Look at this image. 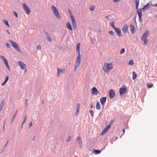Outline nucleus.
Here are the masks:
<instances>
[{"mask_svg": "<svg viewBox=\"0 0 157 157\" xmlns=\"http://www.w3.org/2000/svg\"><path fill=\"white\" fill-rule=\"evenodd\" d=\"M112 122H111L110 123V124H110V125H112Z\"/></svg>", "mask_w": 157, "mask_h": 157, "instance_id": "obj_52", "label": "nucleus"}, {"mask_svg": "<svg viewBox=\"0 0 157 157\" xmlns=\"http://www.w3.org/2000/svg\"><path fill=\"white\" fill-rule=\"evenodd\" d=\"M155 6H157V4H155Z\"/></svg>", "mask_w": 157, "mask_h": 157, "instance_id": "obj_55", "label": "nucleus"}, {"mask_svg": "<svg viewBox=\"0 0 157 157\" xmlns=\"http://www.w3.org/2000/svg\"><path fill=\"white\" fill-rule=\"evenodd\" d=\"M6 45L7 47L9 48H10L11 46L10 44L8 43H6Z\"/></svg>", "mask_w": 157, "mask_h": 157, "instance_id": "obj_41", "label": "nucleus"}, {"mask_svg": "<svg viewBox=\"0 0 157 157\" xmlns=\"http://www.w3.org/2000/svg\"><path fill=\"white\" fill-rule=\"evenodd\" d=\"M26 118H27V116H25V117L24 120V121H23V123H22V126L23 125V124L26 121Z\"/></svg>", "mask_w": 157, "mask_h": 157, "instance_id": "obj_44", "label": "nucleus"}, {"mask_svg": "<svg viewBox=\"0 0 157 157\" xmlns=\"http://www.w3.org/2000/svg\"><path fill=\"white\" fill-rule=\"evenodd\" d=\"M18 64L20 66L21 69L25 71V72L27 71V69L26 68L27 65L26 64L22 63L21 61L18 62Z\"/></svg>", "mask_w": 157, "mask_h": 157, "instance_id": "obj_7", "label": "nucleus"}, {"mask_svg": "<svg viewBox=\"0 0 157 157\" xmlns=\"http://www.w3.org/2000/svg\"><path fill=\"white\" fill-rule=\"evenodd\" d=\"M136 4V9L137 10V13L139 17L140 20H141L142 16V10L141 9H138L139 4V0H135Z\"/></svg>", "mask_w": 157, "mask_h": 157, "instance_id": "obj_2", "label": "nucleus"}, {"mask_svg": "<svg viewBox=\"0 0 157 157\" xmlns=\"http://www.w3.org/2000/svg\"><path fill=\"white\" fill-rule=\"evenodd\" d=\"M47 38L48 39V41H50V42L52 41V39L51 38V37L50 36H47Z\"/></svg>", "mask_w": 157, "mask_h": 157, "instance_id": "obj_37", "label": "nucleus"}, {"mask_svg": "<svg viewBox=\"0 0 157 157\" xmlns=\"http://www.w3.org/2000/svg\"><path fill=\"white\" fill-rule=\"evenodd\" d=\"M3 22L6 24V25L7 26H8L9 27H10V25L9 24L8 21L7 20H4L3 21Z\"/></svg>", "mask_w": 157, "mask_h": 157, "instance_id": "obj_33", "label": "nucleus"}, {"mask_svg": "<svg viewBox=\"0 0 157 157\" xmlns=\"http://www.w3.org/2000/svg\"><path fill=\"white\" fill-rule=\"evenodd\" d=\"M109 33L110 34L112 35H114V33L112 31H109Z\"/></svg>", "mask_w": 157, "mask_h": 157, "instance_id": "obj_38", "label": "nucleus"}, {"mask_svg": "<svg viewBox=\"0 0 157 157\" xmlns=\"http://www.w3.org/2000/svg\"><path fill=\"white\" fill-rule=\"evenodd\" d=\"M92 93L93 95H96L98 93V91L97 89L94 87L91 90Z\"/></svg>", "mask_w": 157, "mask_h": 157, "instance_id": "obj_11", "label": "nucleus"}, {"mask_svg": "<svg viewBox=\"0 0 157 157\" xmlns=\"http://www.w3.org/2000/svg\"><path fill=\"white\" fill-rule=\"evenodd\" d=\"M110 127V125L109 124L107 125L105 128L102 132L101 133V135H103L105 133V132L107 131L109 129Z\"/></svg>", "mask_w": 157, "mask_h": 157, "instance_id": "obj_14", "label": "nucleus"}, {"mask_svg": "<svg viewBox=\"0 0 157 157\" xmlns=\"http://www.w3.org/2000/svg\"><path fill=\"white\" fill-rule=\"evenodd\" d=\"M96 108L97 109L100 110L101 109V106L100 103L98 102L96 105Z\"/></svg>", "mask_w": 157, "mask_h": 157, "instance_id": "obj_24", "label": "nucleus"}, {"mask_svg": "<svg viewBox=\"0 0 157 157\" xmlns=\"http://www.w3.org/2000/svg\"><path fill=\"white\" fill-rule=\"evenodd\" d=\"M66 27L68 29L70 30L71 31L72 30L71 25L69 22L67 23L66 24Z\"/></svg>", "mask_w": 157, "mask_h": 157, "instance_id": "obj_23", "label": "nucleus"}, {"mask_svg": "<svg viewBox=\"0 0 157 157\" xmlns=\"http://www.w3.org/2000/svg\"><path fill=\"white\" fill-rule=\"evenodd\" d=\"M0 57L1 58V59L3 60V62L5 63L6 65V66L7 68L8 69L9 71H10V67L8 64V61L6 59L4 58V57L2 56H0Z\"/></svg>", "mask_w": 157, "mask_h": 157, "instance_id": "obj_9", "label": "nucleus"}, {"mask_svg": "<svg viewBox=\"0 0 157 157\" xmlns=\"http://www.w3.org/2000/svg\"><path fill=\"white\" fill-rule=\"evenodd\" d=\"M106 99V98L105 97H102L101 98L100 101L102 105H104V103L105 102Z\"/></svg>", "mask_w": 157, "mask_h": 157, "instance_id": "obj_18", "label": "nucleus"}, {"mask_svg": "<svg viewBox=\"0 0 157 157\" xmlns=\"http://www.w3.org/2000/svg\"><path fill=\"white\" fill-rule=\"evenodd\" d=\"M92 43L94 45L95 44V43L94 41H93L92 42Z\"/></svg>", "mask_w": 157, "mask_h": 157, "instance_id": "obj_54", "label": "nucleus"}, {"mask_svg": "<svg viewBox=\"0 0 157 157\" xmlns=\"http://www.w3.org/2000/svg\"><path fill=\"white\" fill-rule=\"evenodd\" d=\"M23 6L24 10L26 12V13L29 15L31 12V11L29 7L25 3L23 4Z\"/></svg>", "mask_w": 157, "mask_h": 157, "instance_id": "obj_8", "label": "nucleus"}, {"mask_svg": "<svg viewBox=\"0 0 157 157\" xmlns=\"http://www.w3.org/2000/svg\"><path fill=\"white\" fill-rule=\"evenodd\" d=\"M80 56H78L76 60L75 63V66L74 67V70L75 71H76L77 70L78 67L80 65L81 62Z\"/></svg>", "mask_w": 157, "mask_h": 157, "instance_id": "obj_4", "label": "nucleus"}, {"mask_svg": "<svg viewBox=\"0 0 157 157\" xmlns=\"http://www.w3.org/2000/svg\"><path fill=\"white\" fill-rule=\"evenodd\" d=\"M149 32L148 30H147L145 33L143 34V36L142 38L146 37L149 36Z\"/></svg>", "mask_w": 157, "mask_h": 157, "instance_id": "obj_19", "label": "nucleus"}, {"mask_svg": "<svg viewBox=\"0 0 157 157\" xmlns=\"http://www.w3.org/2000/svg\"><path fill=\"white\" fill-rule=\"evenodd\" d=\"M71 136H69L68 137V138L67 140V142H69L70 141V140H71Z\"/></svg>", "mask_w": 157, "mask_h": 157, "instance_id": "obj_45", "label": "nucleus"}, {"mask_svg": "<svg viewBox=\"0 0 157 157\" xmlns=\"http://www.w3.org/2000/svg\"><path fill=\"white\" fill-rule=\"evenodd\" d=\"M36 48L37 49L40 50L41 49V47L40 45H38L36 47Z\"/></svg>", "mask_w": 157, "mask_h": 157, "instance_id": "obj_46", "label": "nucleus"}, {"mask_svg": "<svg viewBox=\"0 0 157 157\" xmlns=\"http://www.w3.org/2000/svg\"><path fill=\"white\" fill-rule=\"evenodd\" d=\"M6 83V82H3L2 84H1V85L2 86H3L4 85H5Z\"/></svg>", "mask_w": 157, "mask_h": 157, "instance_id": "obj_47", "label": "nucleus"}, {"mask_svg": "<svg viewBox=\"0 0 157 157\" xmlns=\"http://www.w3.org/2000/svg\"><path fill=\"white\" fill-rule=\"evenodd\" d=\"M111 26L113 28V29L115 28L116 27L114 25V23L112 22L110 24Z\"/></svg>", "mask_w": 157, "mask_h": 157, "instance_id": "obj_40", "label": "nucleus"}, {"mask_svg": "<svg viewBox=\"0 0 157 157\" xmlns=\"http://www.w3.org/2000/svg\"><path fill=\"white\" fill-rule=\"evenodd\" d=\"M57 71H58V74L57 76H59V73H64L65 72V70L64 69L62 68L61 69H59V68L57 69Z\"/></svg>", "mask_w": 157, "mask_h": 157, "instance_id": "obj_17", "label": "nucleus"}, {"mask_svg": "<svg viewBox=\"0 0 157 157\" xmlns=\"http://www.w3.org/2000/svg\"><path fill=\"white\" fill-rule=\"evenodd\" d=\"M126 91V89L125 88L122 87L120 89L119 93L120 95L125 93Z\"/></svg>", "mask_w": 157, "mask_h": 157, "instance_id": "obj_12", "label": "nucleus"}, {"mask_svg": "<svg viewBox=\"0 0 157 157\" xmlns=\"http://www.w3.org/2000/svg\"><path fill=\"white\" fill-rule=\"evenodd\" d=\"M17 110L15 112V114H14V115H13V118H12V121H11V123H12V122H13V121L14 120L15 117H16V115L17 114Z\"/></svg>", "mask_w": 157, "mask_h": 157, "instance_id": "obj_28", "label": "nucleus"}, {"mask_svg": "<svg viewBox=\"0 0 157 157\" xmlns=\"http://www.w3.org/2000/svg\"><path fill=\"white\" fill-rule=\"evenodd\" d=\"M147 86L148 88H150L153 86V85L151 83H149L147 84Z\"/></svg>", "mask_w": 157, "mask_h": 157, "instance_id": "obj_35", "label": "nucleus"}, {"mask_svg": "<svg viewBox=\"0 0 157 157\" xmlns=\"http://www.w3.org/2000/svg\"><path fill=\"white\" fill-rule=\"evenodd\" d=\"M25 104L26 106H27L28 104V100L27 99H25Z\"/></svg>", "mask_w": 157, "mask_h": 157, "instance_id": "obj_42", "label": "nucleus"}, {"mask_svg": "<svg viewBox=\"0 0 157 157\" xmlns=\"http://www.w3.org/2000/svg\"><path fill=\"white\" fill-rule=\"evenodd\" d=\"M150 8V5L149 3H147L146 5H144L142 8L143 11L145 12L146 10H148Z\"/></svg>", "mask_w": 157, "mask_h": 157, "instance_id": "obj_16", "label": "nucleus"}, {"mask_svg": "<svg viewBox=\"0 0 157 157\" xmlns=\"http://www.w3.org/2000/svg\"><path fill=\"white\" fill-rule=\"evenodd\" d=\"M95 6H91L90 7V10L91 11H93L95 9Z\"/></svg>", "mask_w": 157, "mask_h": 157, "instance_id": "obj_34", "label": "nucleus"}, {"mask_svg": "<svg viewBox=\"0 0 157 157\" xmlns=\"http://www.w3.org/2000/svg\"><path fill=\"white\" fill-rule=\"evenodd\" d=\"M80 43H78L77 44V47H76V52L78 54V56H80Z\"/></svg>", "mask_w": 157, "mask_h": 157, "instance_id": "obj_15", "label": "nucleus"}, {"mask_svg": "<svg viewBox=\"0 0 157 157\" xmlns=\"http://www.w3.org/2000/svg\"><path fill=\"white\" fill-rule=\"evenodd\" d=\"M141 39L142 40H143L144 41V43L145 45H146L148 42V40L146 39V38H142Z\"/></svg>", "mask_w": 157, "mask_h": 157, "instance_id": "obj_25", "label": "nucleus"}, {"mask_svg": "<svg viewBox=\"0 0 157 157\" xmlns=\"http://www.w3.org/2000/svg\"><path fill=\"white\" fill-rule=\"evenodd\" d=\"M9 79V77L8 76H6V78L5 80V81L4 82H5L6 83V82H7Z\"/></svg>", "mask_w": 157, "mask_h": 157, "instance_id": "obj_39", "label": "nucleus"}, {"mask_svg": "<svg viewBox=\"0 0 157 157\" xmlns=\"http://www.w3.org/2000/svg\"><path fill=\"white\" fill-rule=\"evenodd\" d=\"M134 63L133 60H130L128 62V64L129 65H134Z\"/></svg>", "mask_w": 157, "mask_h": 157, "instance_id": "obj_31", "label": "nucleus"}, {"mask_svg": "<svg viewBox=\"0 0 157 157\" xmlns=\"http://www.w3.org/2000/svg\"><path fill=\"white\" fill-rule=\"evenodd\" d=\"M13 14H14V15L17 17H18V15H17V13L16 12H15V11H14L13 12Z\"/></svg>", "mask_w": 157, "mask_h": 157, "instance_id": "obj_43", "label": "nucleus"}, {"mask_svg": "<svg viewBox=\"0 0 157 157\" xmlns=\"http://www.w3.org/2000/svg\"><path fill=\"white\" fill-rule=\"evenodd\" d=\"M124 52H125V50H124V48H122L121 49V50L120 51V53L121 54H123Z\"/></svg>", "mask_w": 157, "mask_h": 157, "instance_id": "obj_36", "label": "nucleus"}, {"mask_svg": "<svg viewBox=\"0 0 157 157\" xmlns=\"http://www.w3.org/2000/svg\"><path fill=\"white\" fill-rule=\"evenodd\" d=\"M9 41L11 44L12 46L17 50L19 52H21V50L19 48V47L17 43L12 40H9Z\"/></svg>", "mask_w": 157, "mask_h": 157, "instance_id": "obj_5", "label": "nucleus"}, {"mask_svg": "<svg viewBox=\"0 0 157 157\" xmlns=\"http://www.w3.org/2000/svg\"><path fill=\"white\" fill-rule=\"evenodd\" d=\"M130 29L132 34H133L134 33V31L135 30L134 26L132 25H131Z\"/></svg>", "mask_w": 157, "mask_h": 157, "instance_id": "obj_22", "label": "nucleus"}, {"mask_svg": "<svg viewBox=\"0 0 157 157\" xmlns=\"http://www.w3.org/2000/svg\"><path fill=\"white\" fill-rule=\"evenodd\" d=\"M109 97L110 98H112L115 96V92L112 89H111L109 90Z\"/></svg>", "mask_w": 157, "mask_h": 157, "instance_id": "obj_10", "label": "nucleus"}, {"mask_svg": "<svg viewBox=\"0 0 157 157\" xmlns=\"http://www.w3.org/2000/svg\"><path fill=\"white\" fill-rule=\"evenodd\" d=\"M128 30V28L127 25H124L122 29V31L124 33H125L127 32Z\"/></svg>", "mask_w": 157, "mask_h": 157, "instance_id": "obj_21", "label": "nucleus"}, {"mask_svg": "<svg viewBox=\"0 0 157 157\" xmlns=\"http://www.w3.org/2000/svg\"><path fill=\"white\" fill-rule=\"evenodd\" d=\"M70 16V17L72 21V24L74 28L75 29L77 27L76 25V22L74 17L72 15V13L71 11L69 12Z\"/></svg>", "mask_w": 157, "mask_h": 157, "instance_id": "obj_6", "label": "nucleus"}, {"mask_svg": "<svg viewBox=\"0 0 157 157\" xmlns=\"http://www.w3.org/2000/svg\"><path fill=\"white\" fill-rule=\"evenodd\" d=\"M93 107V105L92 104H91L90 105V108H91L92 109Z\"/></svg>", "mask_w": 157, "mask_h": 157, "instance_id": "obj_49", "label": "nucleus"}, {"mask_svg": "<svg viewBox=\"0 0 157 157\" xmlns=\"http://www.w3.org/2000/svg\"><path fill=\"white\" fill-rule=\"evenodd\" d=\"M51 9L55 16L58 19H60V16L57 8L54 6H52Z\"/></svg>", "mask_w": 157, "mask_h": 157, "instance_id": "obj_3", "label": "nucleus"}, {"mask_svg": "<svg viewBox=\"0 0 157 157\" xmlns=\"http://www.w3.org/2000/svg\"><path fill=\"white\" fill-rule=\"evenodd\" d=\"M113 68V63L111 62L105 63L103 67V69L105 73H108Z\"/></svg>", "mask_w": 157, "mask_h": 157, "instance_id": "obj_1", "label": "nucleus"}, {"mask_svg": "<svg viewBox=\"0 0 157 157\" xmlns=\"http://www.w3.org/2000/svg\"><path fill=\"white\" fill-rule=\"evenodd\" d=\"M4 101H3L2 102V103L0 105V112L2 110V109H3V106H4Z\"/></svg>", "mask_w": 157, "mask_h": 157, "instance_id": "obj_29", "label": "nucleus"}, {"mask_svg": "<svg viewBox=\"0 0 157 157\" xmlns=\"http://www.w3.org/2000/svg\"><path fill=\"white\" fill-rule=\"evenodd\" d=\"M113 29H114L117 32V34L119 36H121L122 34L121 33V30L120 29L116 27Z\"/></svg>", "mask_w": 157, "mask_h": 157, "instance_id": "obj_13", "label": "nucleus"}, {"mask_svg": "<svg viewBox=\"0 0 157 157\" xmlns=\"http://www.w3.org/2000/svg\"><path fill=\"white\" fill-rule=\"evenodd\" d=\"M7 32H8V33L9 34H10V32H9V30H7Z\"/></svg>", "mask_w": 157, "mask_h": 157, "instance_id": "obj_51", "label": "nucleus"}, {"mask_svg": "<svg viewBox=\"0 0 157 157\" xmlns=\"http://www.w3.org/2000/svg\"><path fill=\"white\" fill-rule=\"evenodd\" d=\"M123 132L124 133V132H125V130H124V129H123Z\"/></svg>", "mask_w": 157, "mask_h": 157, "instance_id": "obj_53", "label": "nucleus"}, {"mask_svg": "<svg viewBox=\"0 0 157 157\" xmlns=\"http://www.w3.org/2000/svg\"><path fill=\"white\" fill-rule=\"evenodd\" d=\"M101 152V151L99 150H94V153L95 154H99Z\"/></svg>", "mask_w": 157, "mask_h": 157, "instance_id": "obj_27", "label": "nucleus"}, {"mask_svg": "<svg viewBox=\"0 0 157 157\" xmlns=\"http://www.w3.org/2000/svg\"><path fill=\"white\" fill-rule=\"evenodd\" d=\"M33 125V124H32V122H31L30 123H29V126L30 127H31Z\"/></svg>", "mask_w": 157, "mask_h": 157, "instance_id": "obj_48", "label": "nucleus"}, {"mask_svg": "<svg viewBox=\"0 0 157 157\" xmlns=\"http://www.w3.org/2000/svg\"><path fill=\"white\" fill-rule=\"evenodd\" d=\"M77 141L79 144L80 147H81L82 141L80 137H78L77 138Z\"/></svg>", "mask_w": 157, "mask_h": 157, "instance_id": "obj_20", "label": "nucleus"}, {"mask_svg": "<svg viewBox=\"0 0 157 157\" xmlns=\"http://www.w3.org/2000/svg\"><path fill=\"white\" fill-rule=\"evenodd\" d=\"M69 12H70V11H70V10H69Z\"/></svg>", "mask_w": 157, "mask_h": 157, "instance_id": "obj_57", "label": "nucleus"}, {"mask_svg": "<svg viewBox=\"0 0 157 157\" xmlns=\"http://www.w3.org/2000/svg\"><path fill=\"white\" fill-rule=\"evenodd\" d=\"M132 79L133 80H135L136 78V74L135 71L132 72Z\"/></svg>", "mask_w": 157, "mask_h": 157, "instance_id": "obj_26", "label": "nucleus"}, {"mask_svg": "<svg viewBox=\"0 0 157 157\" xmlns=\"http://www.w3.org/2000/svg\"><path fill=\"white\" fill-rule=\"evenodd\" d=\"M76 109H76V113H77L78 114L79 111V103H78V105H77V106Z\"/></svg>", "mask_w": 157, "mask_h": 157, "instance_id": "obj_30", "label": "nucleus"}, {"mask_svg": "<svg viewBox=\"0 0 157 157\" xmlns=\"http://www.w3.org/2000/svg\"><path fill=\"white\" fill-rule=\"evenodd\" d=\"M8 142V141H7V143H6V145L5 146V147H6V145H7V144Z\"/></svg>", "mask_w": 157, "mask_h": 157, "instance_id": "obj_50", "label": "nucleus"}, {"mask_svg": "<svg viewBox=\"0 0 157 157\" xmlns=\"http://www.w3.org/2000/svg\"><path fill=\"white\" fill-rule=\"evenodd\" d=\"M5 123H4V124ZM4 126H5V124H4V126H3V128H4Z\"/></svg>", "mask_w": 157, "mask_h": 157, "instance_id": "obj_56", "label": "nucleus"}, {"mask_svg": "<svg viewBox=\"0 0 157 157\" xmlns=\"http://www.w3.org/2000/svg\"><path fill=\"white\" fill-rule=\"evenodd\" d=\"M89 112L91 114V117H93L94 116V113L93 111L92 110H90L89 111Z\"/></svg>", "mask_w": 157, "mask_h": 157, "instance_id": "obj_32", "label": "nucleus"}]
</instances>
